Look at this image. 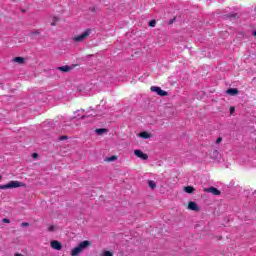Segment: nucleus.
I'll return each mask as SVG.
<instances>
[{
  "label": "nucleus",
  "instance_id": "obj_3",
  "mask_svg": "<svg viewBox=\"0 0 256 256\" xmlns=\"http://www.w3.org/2000/svg\"><path fill=\"white\" fill-rule=\"evenodd\" d=\"M89 38V30L84 31L82 34L75 36L72 38L75 43H82V41H85V39Z\"/></svg>",
  "mask_w": 256,
  "mask_h": 256
},
{
  "label": "nucleus",
  "instance_id": "obj_11",
  "mask_svg": "<svg viewBox=\"0 0 256 256\" xmlns=\"http://www.w3.org/2000/svg\"><path fill=\"white\" fill-rule=\"evenodd\" d=\"M14 63H18V65H23L25 63V58L23 57H15L13 58Z\"/></svg>",
  "mask_w": 256,
  "mask_h": 256
},
{
  "label": "nucleus",
  "instance_id": "obj_2",
  "mask_svg": "<svg viewBox=\"0 0 256 256\" xmlns=\"http://www.w3.org/2000/svg\"><path fill=\"white\" fill-rule=\"evenodd\" d=\"M18 187H25V184L20 181H10L7 184L0 185V189H18Z\"/></svg>",
  "mask_w": 256,
  "mask_h": 256
},
{
  "label": "nucleus",
  "instance_id": "obj_20",
  "mask_svg": "<svg viewBox=\"0 0 256 256\" xmlns=\"http://www.w3.org/2000/svg\"><path fill=\"white\" fill-rule=\"evenodd\" d=\"M235 113V107L231 106L230 107V115H233Z\"/></svg>",
  "mask_w": 256,
  "mask_h": 256
},
{
  "label": "nucleus",
  "instance_id": "obj_10",
  "mask_svg": "<svg viewBox=\"0 0 256 256\" xmlns=\"http://www.w3.org/2000/svg\"><path fill=\"white\" fill-rule=\"evenodd\" d=\"M228 95L235 96L239 95V90L237 88H230L226 91Z\"/></svg>",
  "mask_w": 256,
  "mask_h": 256
},
{
  "label": "nucleus",
  "instance_id": "obj_22",
  "mask_svg": "<svg viewBox=\"0 0 256 256\" xmlns=\"http://www.w3.org/2000/svg\"><path fill=\"white\" fill-rule=\"evenodd\" d=\"M228 17L231 19V18H237V14H230V15H228Z\"/></svg>",
  "mask_w": 256,
  "mask_h": 256
},
{
  "label": "nucleus",
  "instance_id": "obj_7",
  "mask_svg": "<svg viewBox=\"0 0 256 256\" xmlns=\"http://www.w3.org/2000/svg\"><path fill=\"white\" fill-rule=\"evenodd\" d=\"M134 155H136V157L142 159L143 161H147V159H149V156L143 153L141 150H135Z\"/></svg>",
  "mask_w": 256,
  "mask_h": 256
},
{
  "label": "nucleus",
  "instance_id": "obj_1",
  "mask_svg": "<svg viewBox=\"0 0 256 256\" xmlns=\"http://www.w3.org/2000/svg\"><path fill=\"white\" fill-rule=\"evenodd\" d=\"M91 241L89 240H84L80 244H78L77 247L73 248L71 251V256H79L80 253L84 251V249H87V247H91Z\"/></svg>",
  "mask_w": 256,
  "mask_h": 256
},
{
  "label": "nucleus",
  "instance_id": "obj_19",
  "mask_svg": "<svg viewBox=\"0 0 256 256\" xmlns=\"http://www.w3.org/2000/svg\"><path fill=\"white\" fill-rule=\"evenodd\" d=\"M102 256H113V253H111L110 251H104Z\"/></svg>",
  "mask_w": 256,
  "mask_h": 256
},
{
  "label": "nucleus",
  "instance_id": "obj_12",
  "mask_svg": "<svg viewBox=\"0 0 256 256\" xmlns=\"http://www.w3.org/2000/svg\"><path fill=\"white\" fill-rule=\"evenodd\" d=\"M184 191L185 193H189V194L195 193V188L193 186H186L184 187Z\"/></svg>",
  "mask_w": 256,
  "mask_h": 256
},
{
  "label": "nucleus",
  "instance_id": "obj_4",
  "mask_svg": "<svg viewBox=\"0 0 256 256\" xmlns=\"http://www.w3.org/2000/svg\"><path fill=\"white\" fill-rule=\"evenodd\" d=\"M150 91L157 93V95H159L160 97H167L169 95V93L163 89H161V87H157V86H152L150 87Z\"/></svg>",
  "mask_w": 256,
  "mask_h": 256
},
{
  "label": "nucleus",
  "instance_id": "obj_13",
  "mask_svg": "<svg viewBox=\"0 0 256 256\" xmlns=\"http://www.w3.org/2000/svg\"><path fill=\"white\" fill-rule=\"evenodd\" d=\"M139 137L142 139H150L151 134H149V132H140Z\"/></svg>",
  "mask_w": 256,
  "mask_h": 256
},
{
  "label": "nucleus",
  "instance_id": "obj_31",
  "mask_svg": "<svg viewBox=\"0 0 256 256\" xmlns=\"http://www.w3.org/2000/svg\"><path fill=\"white\" fill-rule=\"evenodd\" d=\"M81 119H85V116H82Z\"/></svg>",
  "mask_w": 256,
  "mask_h": 256
},
{
  "label": "nucleus",
  "instance_id": "obj_14",
  "mask_svg": "<svg viewBox=\"0 0 256 256\" xmlns=\"http://www.w3.org/2000/svg\"><path fill=\"white\" fill-rule=\"evenodd\" d=\"M95 132L97 133V135H103V133H107V129L99 128V129H96Z\"/></svg>",
  "mask_w": 256,
  "mask_h": 256
},
{
  "label": "nucleus",
  "instance_id": "obj_9",
  "mask_svg": "<svg viewBox=\"0 0 256 256\" xmlns=\"http://www.w3.org/2000/svg\"><path fill=\"white\" fill-rule=\"evenodd\" d=\"M188 209H190V211H199V206H197V203L190 201L188 203Z\"/></svg>",
  "mask_w": 256,
  "mask_h": 256
},
{
  "label": "nucleus",
  "instance_id": "obj_30",
  "mask_svg": "<svg viewBox=\"0 0 256 256\" xmlns=\"http://www.w3.org/2000/svg\"><path fill=\"white\" fill-rule=\"evenodd\" d=\"M1 179H3V176L0 175V181H1Z\"/></svg>",
  "mask_w": 256,
  "mask_h": 256
},
{
  "label": "nucleus",
  "instance_id": "obj_23",
  "mask_svg": "<svg viewBox=\"0 0 256 256\" xmlns=\"http://www.w3.org/2000/svg\"><path fill=\"white\" fill-rule=\"evenodd\" d=\"M3 223H11V220L7 219V218H4L3 219Z\"/></svg>",
  "mask_w": 256,
  "mask_h": 256
},
{
  "label": "nucleus",
  "instance_id": "obj_29",
  "mask_svg": "<svg viewBox=\"0 0 256 256\" xmlns=\"http://www.w3.org/2000/svg\"><path fill=\"white\" fill-rule=\"evenodd\" d=\"M253 36L256 37V31L253 32Z\"/></svg>",
  "mask_w": 256,
  "mask_h": 256
},
{
  "label": "nucleus",
  "instance_id": "obj_18",
  "mask_svg": "<svg viewBox=\"0 0 256 256\" xmlns=\"http://www.w3.org/2000/svg\"><path fill=\"white\" fill-rule=\"evenodd\" d=\"M67 139H69V137L67 135H63V136L59 137V141H65Z\"/></svg>",
  "mask_w": 256,
  "mask_h": 256
},
{
  "label": "nucleus",
  "instance_id": "obj_5",
  "mask_svg": "<svg viewBox=\"0 0 256 256\" xmlns=\"http://www.w3.org/2000/svg\"><path fill=\"white\" fill-rule=\"evenodd\" d=\"M205 193H212V195L219 196L221 195V191L215 187H209V188H204Z\"/></svg>",
  "mask_w": 256,
  "mask_h": 256
},
{
  "label": "nucleus",
  "instance_id": "obj_8",
  "mask_svg": "<svg viewBox=\"0 0 256 256\" xmlns=\"http://www.w3.org/2000/svg\"><path fill=\"white\" fill-rule=\"evenodd\" d=\"M57 71H61L62 73H69L73 71V66L64 65L56 68Z\"/></svg>",
  "mask_w": 256,
  "mask_h": 256
},
{
  "label": "nucleus",
  "instance_id": "obj_6",
  "mask_svg": "<svg viewBox=\"0 0 256 256\" xmlns=\"http://www.w3.org/2000/svg\"><path fill=\"white\" fill-rule=\"evenodd\" d=\"M52 249H55L56 251H61L63 249V244L57 240H53L50 243Z\"/></svg>",
  "mask_w": 256,
  "mask_h": 256
},
{
  "label": "nucleus",
  "instance_id": "obj_24",
  "mask_svg": "<svg viewBox=\"0 0 256 256\" xmlns=\"http://www.w3.org/2000/svg\"><path fill=\"white\" fill-rule=\"evenodd\" d=\"M21 225H22V227H29V223H27V222H23Z\"/></svg>",
  "mask_w": 256,
  "mask_h": 256
},
{
  "label": "nucleus",
  "instance_id": "obj_25",
  "mask_svg": "<svg viewBox=\"0 0 256 256\" xmlns=\"http://www.w3.org/2000/svg\"><path fill=\"white\" fill-rule=\"evenodd\" d=\"M32 156H33L34 159H37V157H39V154L33 153Z\"/></svg>",
  "mask_w": 256,
  "mask_h": 256
},
{
  "label": "nucleus",
  "instance_id": "obj_26",
  "mask_svg": "<svg viewBox=\"0 0 256 256\" xmlns=\"http://www.w3.org/2000/svg\"><path fill=\"white\" fill-rule=\"evenodd\" d=\"M48 230H49V231H55V226H50V227L48 228Z\"/></svg>",
  "mask_w": 256,
  "mask_h": 256
},
{
  "label": "nucleus",
  "instance_id": "obj_28",
  "mask_svg": "<svg viewBox=\"0 0 256 256\" xmlns=\"http://www.w3.org/2000/svg\"><path fill=\"white\" fill-rule=\"evenodd\" d=\"M14 256H24V255L21 253H16Z\"/></svg>",
  "mask_w": 256,
  "mask_h": 256
},
{
  "label": "nucleus",
  "instance_id": "obj_15",
  "mask_svg": "<svg viewBox=\"0 0 256 256\" xmlns=\"http://www.w3.org/2000/svg\"><path fill=\"white\" fill-rule=\"evenodd\" d=\"M106 161H107L108 163H111V162H113V161H117V156L108 157V158H106Z\"/></svg>",
  "mask_w": 256,
  "mask_h": 256
},
{
  "label": "nucleus",
  "instance_id": "obj_16",
  "mask_svg": "<svg viewBox=\"0 0 256 256\" xmlns=\"http://www.w3.org/2000/svg\"><path fill=\"white\" fill-rule=\"evenodd\" d=\"M148 185H149V187H150L151 189H155V188L157 187V185H155V182H153V181H149V182H148Z\"/></svg>",
  "mask_w": 256,
  "mask_h": 256
},
{
  "label": "nucleus",
  "instance_id": "obj_21",
  "mask_svg": "<svg viewBox=\"0 0 256 256\" xmlns=\"http://www.w3.org/2000/svg\"><path fill=\"white\" fill-rule=\"evenodd\" d=\"M221 141H223V138H221V137L217 138L216 144L219 145V143H221Z\"/></svg>",
  "mask_w": 256,
  "mask_h": 256
},
{
  "label": "nucleus",
  "instance_id": "obj_27",
  "mask_svg": "<svg viewBox=\"0 0 256 256\" xmlns=\"http://www.w3.org/2000/svg\"><path fill=\"white\" fill-rule=\"evenodd\" d=\"M51 25H52V27H55V25H57V22L53 21V22L51 23Z\"/></svg>",
  "mask_w": 256,
  "mask_h": 256
},
{
  "label": "nucleus",
  "instance_id": "obj_17",
  "mask_svg": "<svg viewBox=\"0 0 256 256\" xmlns=\"http://www.w3.org/2000/svg\"><path fill=\"white\" fill-rule=\"evenodd\" d=\"M157 25V21L156 20H151L149 22V27H155Z\"/></svg>",
  "mask_w": 256,
  "mask_h": 256
}]
</instances>
